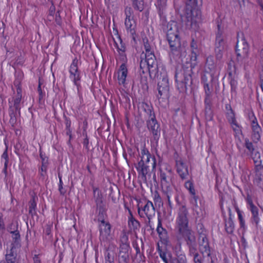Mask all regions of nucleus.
I'll return each instance as SVG.
<instances>
[{
	"mask_svg": "<svg viewBox=\"0 0 263 263\" xmlns=\"http://www.w3.org/2000/svg\"><path fill=\"white\" fill-rule=\"evenodd\" d=\"M151 164L153 168L156 165V159L155 156L147 155L145 160L141 159V160L136 164V169L138 172L139 177L143 181H146L149 179L151 174L149 173V167Z\"/></svg>",
	"mask_w": 263,
	"mask_h": 263,
	"instance_id": "4",
	"label": "nucleus"
},
{
	"mask_svg": "<svg viewBox=\"0 0 263 263\" xmlns=\"http://www.w3.org/2000/svg\"><path fill=\"white\" fill-rule=\"evenodd\" d=\"M166 0H157L156 6L158 9L159 15L160 18H163V11L165 8Z\"/></svg>",
	"mask_w": 263,
	"mask_h": 263,
	"instance_id": "28",
	"label": "nucleus"
},
{
	"mask_svg": "<svg viewBox=\"0 0 263 263\" xmlns=\"http://www.w3.org/2000/svg\"><path fill=\"white\" fill-rule=\"evenodd\" d=\"M158 94L157 96L159 100L167 99L170 97V89L161 87L157 86Z\"/></svg>",
	"mask_w": 263,
	"mask_h": 263,
	"instance_id": "23",
	"label": "nucleus"
},
{
	"mask_svg": "<svg viewBox=\"0 0 263 263\" xmlns=\"http://www.w3.org/2000/svg\"><path fill=\"white\" fill-rule=\"evenodd\" d=\"M203 87L205 92L204 100H212V92L213 91L212 84H205L203 85Z\"/></svg>",
	"mask_w": 263,
	"mask_h": 263,
	"instance_id": "27",
	"label": "nucleus"
},
{
	"mask_svg": "<svg viewBox=\"0 0 263 263\" xmlns=\"http://www.w3.org/2000/svg\"><path fill=\"white\" fill-rule=\"evenodd\" d=\"M255 179L256 181L263 180V165L255 167Z\"/></svg>",
	"mask_w": 263,
	"mask_h": 263,
	"instance_id": "34",
	"label": "nucleus"
},
{
	"mask_svg": "<svg viewBox=\"0 0 263 263\" xmlns=\"http://www.w3.org/2000/svg\"><path fill=\"white\" fill-rule=\"evenodd\" d=\"M157 86H161L170 89L168 79L166 73H164L163 76H161Z\"/></svg>",
	"mask_w": 263,
	"mask_h": 263,
	"instance_id": "26",
	"label": "nucleus"
},
{
	"mask_svg": "<svg viewBox=\"0 0 263 263\" xmlns=\"http://www.w3.org/2000/svg\"><path fill=\"white\" fill-rule=\"evenodd\" d=\"M199 250L203 254H206L210 256V249L208 239L204 234H201L199 237Z\"/></svg>",
	"mask_w": 263,
	"mask_h": 263,
	"instance_id": "11",
	"label": "nucleus"
},
{
	"mask_svg": "<svg viewBox=\"0 0 263 263\" xmlns=\"http://www.w3.org/2000/svg\"><path fill=\"white\" fill-rule=\"evenodd\" d=\"M246 201H247V204L249 206V209L256 206L253 203V201H252L251 196L249 194H248L247 196Z\"/></svg>",
	"mask_w": 263,
	"mask_h": 263,
	"instance_id": "58",
	"label": "nucleus"
},
{
	"mask_svg": "<svg viewBox=\"0 0 263 263\" xmlns=\"http://www.w3.org/2000/svg\"><path fill=\"white\" fill-rule=\"evenodd\" d=\"M154 201L155 203L162 204L161 198L157 192H155L154 194Z\"/></svg>",
	"mask_w": 263,
	"mask_h": 263,
	"instance_id": "53",
	"label": "nucleus"
},
{
	"mask_svg": "<svg viewBox=\"0 0 263 263\" xmlns=\"http://www.w3.org/2000/svg\"><path fill=\"white\" fill-rule=\"evenodd\" d=\"M138 212L140 216L144 217L146 216L149 220L155 215V209L152 202L145 200L144 202H139L137 205Z\"/></svg>",
	"mask_w": 263,
	"mask_h": 263,
	"instance_id": "8",
	"label": "nucleus"
},
{
	"mask_svg": "<svg viewBox=\"0 0 263 263\" xmlns=\"http://www.w3.org/2000/svg\"><path fill=\"white\" fill-rule=\"evenodd\" d=\"M228 210L230 213V217L225 220V230L228 233L232 234L234 231L235 224L231 217V211L230 208H229Z\"/></svg>",
	"mask_w": 263,
	"mask_h": 263,
	"instance_id": "21",
	"label": "nucleus"
},
{
	"mask_svg": "<svg viewBox=\"0 0 263 263\" xmlns=\"http://www.w3.org/2000/svg\"><path fill=\"white\" fill-rule=\"evenodd\" d=\"M170 263H187L186 257L184 254H181L176 257L171 258Z\"/></svg>",
	"mask_w": 263,
	"mask_h": 263,
	"instance_id": "33",
	"label": "nucleus"
},
{
	"mask_svg": "<svg viewBox=\"0 0 263 263\" xmlns=\"http://www.w3.org/2000/svg\"><path fill=\"white\" fill-rule=\"evenodd\" d=\"M157 232L158 233L160 239H165L166 235V232L162 227L161 222L160 220H158Z\"/></svg>",
	"mask_w": 263,
	"mask_h": 263,
	"instance_id": "35",
	"label": "nucleus"
},
{
	"mask_svg": "<svg viewBox=\"0 0 263 263\" xmlns=\"http://www.w3.org/2000/svg\"><path fill=\"white\" fill-rule=\"evenodd\" d=\"M128 223L130 226H132L134 229H138L140 225L139 221L134 219L133 217H131L129 219Z\"/></svg>",
	"mask_w": 263,
	"mask_h": 263,
	"instance_id": "45",
	"label": "nucleus"
},
{
	"mask_svg": "<svg viewBox=\"0 0 263 263\" xmlns=\"http://www.w3.org/2000/svg\"><path fill=\"white\" fill-rule=\"evenodd\" d=\"M132 6L136 10L142 11L144 9V3L143 0H131Z\"/></svg>",
	"mask_w": 263,
	"mask_h": 263,
	"instance_id": "31",
	"label": "nucleus"
},
{
	"mask_svg": "<svg viewBox=\"0 0 263 263\" xmlns=\"http://www.w3.org/2000/svg\"><path fill=\"white\" fill-rule=\"evenodd\" d=\"M70 77L73 79V82L79 89L80 84L79 82L81 80V71L78 68V60L74 58L69 68Z\"/></svg>",
	"mask_w": 263,
	"mask_h": 263,
	"instance_id": "10",
	"label": "nucleus"
},
{
	"mask_svg": "<svg viewBox=\"0 0 263 263\" xmlns=\"http://www.w3.org/2000/svg\"><path fill=\"white\" fill-rule=\"evenodd\" d=\"M205 66L210 70L211 72H215L216 64L213 56L210 55L206 58Z\"/></svg>",
	"mask_w": 263,
	"mask_h": 263,
	"instance_id": "24",
	"label": "nucleus"
},
{
	"mask_svg": "<svg viewBox=\"0 0 263 263\" xmlns=\"http://www.w3.org/2000/svg\"><path fill=\"white\" fill-rule=\"evenodd\" d=\"M160 178L161 181H166V174L165 172L160 171Z\"/></svg>",
	"mask_w": 263,
	"mask_h": 263,
	"instance_id": "64",
	"label": "nucleus"
},
{
	"mask_svg": "<svg viewBox=\"0 0 263 263\" xmlns=\"http://www.w3.org/2000/svg\"><path fill=\"white\" fill-rule=\"evenodd\" d=\"M187 214L188 211L186 207L184 206L180 207L176 219V224L179 234L182 237L192 234L191 230L188 228Z\"/></svg>",
	"mask_w": 263,
	"mask_h": 263,
	"instance_id": "5",
	"label": "nucleus"
},
{
	"mask_svg": "<svg viewBox=\"0 0 263 263\" xmlns=\"http://www.w3.org/2000/svg\"><path fill=\"white\" fill-rule=\"evenodd\" d=\"M177 171L181 179H186L189 175L188 168L186 165L182 160H176Z\"/></svg>",
	"mask_w": 263,
	"mask_h": 263,
	"instance_id": "16",
	"label": "nucleus"
},
{
	"mask_svg": "<svg viewBox=\"0 0 263 263\" xmlns=\"http://www.w3.org/2000/svg\"><path fill=\"white\" fill-rule=\"evenodd\" d=\"M146 123L147 129L152 134L154 141L158 143L161 135V127L156 116H153L152 118L147 119Z\"/></svg>",
	"mask_w": 263,
	"mask_h": 263,
	"instance_id": "9",
	"label": "nucleus"
},
{
	"mask_svg": "<svg viewBox=\"0 0 263 263\" xmlns=\"http://www.w3.org/2000/svg\"><path fill=\"white\" fill-rule=\"evenodd\" d=\"M217 32L216 34L215 47L220 48H225L226 47V42L223 36V29H221L220 25L218 22Z\"/></svg>",
	"mask_w": 263,
	"mask_h": 263,
	"instance_id": "15",
	"label": "nucleus"
},
{
	"mask_svg": "<svg viewBox=\"0 0 263 263\" xmlns=\"http://www.w3.org/2000/svg\"><path fill=\"white\" fill-rule=\"evenodd\" d=\"M2 158H4L5 160L4 165H6V166H7L9 162L7 146H6V149L2 156Z\"/></svg>",
	"mask_w": 263,
	"mask_h": 263,
	"instance_id": "51",
	"label": "nucleus"
},
{
	"mask_svg": "<svg viewBox=\"0 0 263 263\" xmlns=\"http://www.w3.org/2000/svg\"><path fill=\"white\" fill-rule=\"evenodd\" d=\"M127 74V68L126 65L123 63L120 66L118 71V79L120 84H124Z\"/></svg>",
	"mask_w": 263,
	"mask_h": 263,
	"instance_id": "19",
	"label": "nucleus"
},
{
	"mask_svg": "<svg viewBox=\"0 0 263 263\" xmlns=\"http://www.w3.org/2000/svg\"><path fill=\"white\" fill-rule=\"evenodd\" d=\"M55 22L59 26H61L62 24V20L61 16H60V11H57L55 13Z\"/></svg>",
	"mask_w": 263,
	"mask_h": 263,
	"instance_id": "56",
	"label": "nucleus"
},
{
	"mask_svg": "<svg viewBox=\"0 0 263 263\" xmlns=\"http://www.w3.org/2000/svg\"><path fill=\"white\" fill-rule=\"evenodd\" d=\"M118 38L120 42V46L119 47L117 44L115 42V44L117 46V48L118 51H121L123 52H124L126 50V47L125 46V44L123 43L122 40L121 39L120 36L118 35Z\"/></svg>",
	"mask_w": 263,
	"mask_h": 263,
	"instance_id": "48",
	"label": "nucleus"
},
{
	"mask_svg": "<svg viewBox=\"0 0 263 263\" xmlns=\"http://www.w3.org/2000/svg\"><path fill=\"white\" fill-rule=\"evenodd\" d=\"M241 37L239 39L240 34H237V41L235 46V52L237 61H242L247 58L249 55V46L244 37L242 32L240 33Z\"/></svg>",
	"mask_w": 263,
	"mask_h": 263,
	"instance_id": "6",
	"label": "nucleus"
},
{
	"mask_svg": "<svg viewBox=\"0 0 263 263\" xmlns=\"http://www.w3.org/2000/svg\"><path fill=\"white\" fill-rule=\"evenodd\" d=\"M145 60L144 61H148L150 60L151 59H156V57L154 53L153 52L151 51L149 53H146L145 54Z\"/></svg>",
	"mask_w": 263,
	"mask_h": 263,
	"instance_id": "59",
	"label": "nucleus"
},
{
	"mask_svg": "<svg viewBox=\"0 0 263 263\" xmlns=\"http://www.w3.org/2000/svg\"><path fill=\"white\" fill-rule=\"evenodd\" d=\"M233 63V62H232V63L230 62L228 64L229 76L230 77L234 76L236 72V67Z\"/></svg>",
	"mask_w": 263,
	"mask_h": 263,
	"instance_id": "40",
	"label": "nucleus"
},
{
	"mask_svg": "<svg viewBox=\"0 0 263 263\" xmlns=\"http://www.w3.org/2000/svg\"><path fill=\"white\" fill-rule=\"evenodd\" d=\"M204 116L206 121H211L213 119V111L212 109V100H204Z\"/></svg>",
	"mask_w": 263,
	"mask_h": 263,
	"instance_id": "18",
	"label": "nucleus"
},
{
	"mask_svg": "<svg viewBox=\"0 0 263 263\" xmlns=\"http://www.w3.org/2000/svg\"><path fill=\"white\" fill-rule=\"evenodd\" d=\"M141 108L145 112V116L147 119L152 118L153 116H156L153 106L145 102L141 103Z\"/></svg>",
	"mask_w": 263,
	"mask_h": 263,
	"instance_id": "20",
	"label": "nucleus"
},
{
	"mask_svg": "<svg viewBox=\"0 0 263 263\" xmlns=\"http://www.w3.org/2000/svg\"><path fill=\"white\" fill-rule=\"evenodd\" d=\"M158 251L159 255L160 257L162 258V259L163 260V261L165 263H170L167 260L166 253L162 252V250H160L159 248L158 249Z\"/></svg>",
	"mask_w": 263,
	"mask_h": 263,
	"instance_id": "57",
	"label": "nucleus"
},
{
	"mask_svg": "<svg viewBox=\"0 0 263 263\" xmlns=\"http://www.w3.org/2000/svg\"><path fill=\"white\" fill-rule=\"evenodd\" d=\"M99 239L101 243H108L112 239L111 234V226L110 223L104 219H99Z\"/></svg>",
	"mask_w": 263,
	"mask_h": 263,
	"instance_id": "7",
	"label": "nucleus"
},
{
	"mask_svg": "<svg viewBox=\"0 0 263 263\" xmlns=\"http://www.w3.org/2000/svg\"><path fill=\"white\" fill-rule=\"evenodd\" d=\"M55 8L54 6L51 7L49 10V14L48 16L49 20H51V18L53 17V13H54Z\"/></svg>",
	"mask_w": 263,
	"mask_h": 263,
	"instance_id": "62",
	"label": "nucleus"
},
{
	"mask_svg": "<svg viewBox=\"0 0 263 263\" xmlns=\"http://www.w3.org/2000/svg\"><path fill=\"white\" fill-rule=\"evenodd\" d=\"M185 187L189 191L190 193L193 196L192 203L194 205V209L196 211L198 215L200 214V211L197 210V197L196 196L195 190L194 189L193 182H185Z\"/></svg>",
	"mask_w": 263,
	"mask_h": 263,
	"instance_id": "17",
	"label": "nucleus"
},
{
	"mask_svg": "<svg viewBox=\"0 0 263 263\" xmlns=\"http://www.w3.org/2000/svg\"><path fill=\"white\" fill-rule=\"evenodd\" d=\"M230 78H231V80H230V85H231V90L232 91H234V90H235V89L236 88L237 82V81L235 80L234 76H232V77H230Z\"/></svg>",
	"mask_w": 263,
	"mask_h": 263,
	"instance_id": "52",
	"label": "nucleus"
},
{
	"mask_svg": "<svg viewBox=\"0 0 263 263\" xmlns=\"http://www.w3.org/2000/svg\"><path fill=\"white\" fill-rule=\"evenodd\" d=\"M201 5V0L199 4L198 0H186L185 2L186 24L190 29L195 31L199 28V23L201 20V12L199 9Z\"/></svg>",
	"mask_w": 263,
	"mask_h": 263,
	"instance_id": "2",
	"label": "nucleus"
},
{
	"mask_svg": "<svg viewBox=\"0 0 263 263\" xmlns=\"http://www.w3.org/2000/svg\"><path fill=\"white\" fill-rule=\"evenodd\" d=\"M6 260L7 263H16V256L12 252V249L7 252L6 255Z\"/></svg>",
	"mask_w": 263,
	"mask_h": 263,
	"instance_id": "37",
	"label": "nucleus"
},
{
	"mask_svg": "<svg viewBox=\"0 0 263 263\" xmlns=\"http://www.w3.org/2000/svg\"><path fill=\"white\" fill-rule=\"evenodd\" d=\"M143 42L146 53H149V52L152 51L151 46L149 43L148 39L147 37L143 38Z\"/></svg>",
	"mask_w": 263,
	"mask_h": 263,
	"instance_id": "46",
	"label": "nucleus"
},
{
	"mask_svg": "<svg viewBox=\"0 0 263 263\" xmlns=\"http://www.w3.org/2000/svg\"><path fill=\"white\" fill-rule=\"evenodd\" d=\"M225 48H220L215 47L214 50L215 57L217 60L220 61L223 57V53Z\"/></svg>",
	"mask_w": 263,
	"mask_h": 263,
	"instance_id": "39",
	"label": "nucleus"
},
{
	"mask_svg": "<svg viewBox=\"0 0 263 263\" xmlns=\"http://www.w3.org/2000/svg\"><path fill=\"white\" fill-rule=\"evenodd\" d=\"M17 112H18V110H16L14 106L10 105L9 108V116H16Z\"/></svg>",
	"mask_w": 263,
	"mask_h": 263,
	"instance_id": "55",
	"label": "nucleus"
},
{
	"mask_svg": "<svg viewBox=\"0 0 263 263\" xmlns=\"http://www.w3.org/2000/svg\"><path fill=\"white\" fill-rule=\"evenodd\" d=\"M129 245L127 243H122L120 247L119 260L120 263L126 262L129 257Z\"/></svg>",
	"mask_w": 263,
	"mask_h": 263,
	"instance_id": "13",
	"label": "nucleus"
},
{
	"mask_svg": "<svg viewBox=\"0 0 263 263\" xmlns=\"http://www.w3.org/2000/svg\"><path fill=\"white\" fill-rule=\"evenodd\" d=\"M253 134H252V138L254 141H256L257 142L259 140L260 138V132L261 130V127L259 125L253 126L252 127Z\"/></svg>",
	"mask_w": 263,
	"mask_h": 263,
	"instance_id": "30",
	"label": "nucleus"
},
{
	"mask_svg": "<svg viewBox=\"0 0 263 263\" xmlns=\"http://www.w3.org/2000/svg\"><path fill=\"white\" fill-rule=\"evenodd\" d=\"M245 145L247 149L248 150L249 154H252L255 151L254 146L251 142L247 138L245 140Z\"/></svg>",
	"mask_w": 263,
	"mask_h": 263,
	"instance_id": "38",
	"label": "nucleus"
},
{
	"mask_svg": "<svg viewBox=\"0 0 263 263\" xmlns=\"http://www.w3.org/2000/svg\"><path fill=\"white\" fill-rule=\"evenodd\" d=\"M85 137V138L84 139L83 144L84 146L85 147V148L89 151V148L88 147V144H89V139L87 136V134H86V136H84Z\"/></svg>",
	"mask_w": 263,
	"mask_h": 263,
	"instance_id": "60",
	"label": "nucleus"
},
{
	"mask_svg": "<svg viewBox=\"0 0 263 263\" xmlns=\"http://www.w3.org/2000/svg\"><path fill=\"white\" fill-rule=\"evenodd\" d=\"M22 99V96H16L15 98L14 99V104L13 106L16 110H18V114H20V109H21V101Z\"/></svg>",
	"mask_w": 263,
	"mask_h": 263,
	"instance_id": "43",
	"label": "nucleus"
},
{
	"mask_svg": "<svg viewBox=\"0 0 263 263\" xmlns=\"http://www.w3.org/2000/svg\"><path fill=\"white\" fill-rule=\"evenodd\" d=\"M166 28V38L171 52L174 55L181 57L182 53L185 51V48L184 44L182 45L181 43L177 23L175 21L168 22Z\"/></svg>",
	"mask_w": 263,
	"mask_h": 263,
	"instance_id": "3",
	"label": "nucleus"
},
{
	"mask_svg": "<svg viewBox=\"0 0 263 263\" xmlns=\"http://www.w3.org/2000/svg\"><path fill=\"white\" fill-rule=\"evenodd\" d=\"M199 52L192 51L190 61L182 64L180 69H177L175 72V81L177 87L180 92H191L192 90L193 73V69L196 64V60Z\"/></svg>",
	"mask_w": 263,
	"mask_h": 263,
	"instance_id": "1",
	"label": "nucleus"
},
{
	"mask_svg": "<svg viewBox=\"0 0 263 263\" xmlns=\"http://www.w3.org/2000/svg\"><path fill=\"white\" fill-rule=\"evenodd\" d=\"M236 212L238 214V220L240 223V227L242 228H245V221L243 218L242 212L238 208H236Z\"/></svg>",
	"mask_w": 263,
	"mask_h": 263,
	"instance_id": "42",
	"label": "nucleus"
},
{
	"mask_svg": "<svg viewBox=\"0 0 263 263\" xmlns=\"http://www.w3.org/2000/svg\"><path fill=\"white\" fill-rule=\"evenodd\" d=\"M215 73H212L210 71H205L201 76V82L204 84H212L213 80V75Z\"/></svg>",
	"mask_w": 263,
	"mask_h": 263,
	"instance_id": "25",
	"label": "nucleus"
},
{
	"mask_svg": "<svg viewBox=\"0 0 263 263\" xmlns=\"http://www.w3.org/2000/svg\"><path fill=\"white\" fill-rule=\"evenodd\" d=\"M230 108V112H228V114L229 115V120L231 122V123L235 125L237 127H238V124H237L235 118V115L233 110H232L231 106H229Z\"/></svg>",
	"mask_w": 263,
	"mask_h": 263,
	"instance_id": "41",
	"label": "nucleus"
},
{
	"mask_svg": "<svg viewBox=\"0 0 263 263\" xmlns=\"http://www.w3.org/2000/svg\"><path fill=\"white\" fill-rule=\"evenodd\" d=\"M142 147V148L141 149L140 157H141V159H144V156H145L146 157L147 155L149 156L151 154L149 153L148 149L145 147V144H144Z\"/></svg>",
	"mask_w": 263,
	"mask_h": 263,
	"instance_id": "50",
	"label": "nucleus"
},
{
	"mask_svg": "<svg viewBox=\"0 0 263 263\" xmlns=\"http://www.w3.org/2000/svg\"><path fill=\"white\" fill-rule=\"evenodd\" d=\"M145 61L147 64V68L148 70L150 76L153 72H158V68L156 58Z\"/></svg>",
	"mask_w": 263,
	"mask_h": 263,
	"instance_id": "22",
	"label": "nucleus"
},
{
	"mask_svg": "<svg viewBox=\"0 0 263 263\" xmlns=\"http://www.w3.org/2000/svg\"><path fill=\"white\" fill-rule=\"evenodd\" d=\"M37 91L39 92V101H41V100L43 98V97L45 96V93L42 91V90L41 89V83L40 79H39V85L37 87Z\"/></svg>",
	"mask_w": 263,
	"mask_h": 263,
	"instance_id": "54",
	"label": "nucleus"
},
{
	"mask_svg": "<svg viewBox=\"0 0 263 263\" xmlns=\"http://www.w3.org/2000/svg\"><path fill=\"white\" fill-rule=\"evenodd\" d=\"M64 119H65V124L66 125V128H71V120L70 119L66 116H64Z\"/></svg>",
	"mask_w": 263,
	"mask_h": 263,
	"instance_id": "61",
	"label": "nucleus"
},
{
	"mask_svg": "<svg viewBox=\"0 0 263 263\" xmlns=\"http://www.w3.org/2000/svg\"><path fill=\"white\" fill-rule=\"evenodd\" d=\"M249 210L252 213V219L257 226L260 220V218L258 216V209L257 207L255 206L252 208H250Z\"/></svg>",
	"mask_w": 263,
	"mask_h": 263,
	"instance_id": "32",
	"label": "nucleus"
},
{
	"mask_svg": "<svg viewBox=\"0 0 263 263\" xmlns=\"http://www.w3.org/2000/svg\"><path fill=\"white\" fill-rule=\"evenodd\" d=\"M190 47L191 48L192 51L199 52L197 42L194 38H193L192 40Z\"/></svg>",
	"mask_w": 263,
	"mask_h": 263,
	"instance_id": "49",
	"label": "nucleus"
},
{
	"mask_svg": "<svg viewBox=\"0 0 263 263\" xmlns=\"http://www.w3.org/2000/svg\"><path fill=\"white\" fill-rule=\"evenodd\" d=\"M253 159L255 166H258L263 165L262 164V160L260 159V155L259 152H255L254 154H251Z\"/></svg>",
	"mask_w": 263,
	"mask_h": 263,
	"instance_id": "36",
	"label": "nucleus"
},
{
	"mask_svg": "<svg viewBox=\"0 0 263 263\" xmlns=\"http://www.w3.org/2000/svg\"><path fill=\"white\" fill-rule=\"evenodd\" d=\"M185 240L189 248V255L192 256L193 258H195L196 256L197 257H199L200 255L198 253L196 250L195 241V238L193 235L191 234L189 236L183 237Z\"/></svg>",
	"mask_w": 263,
	"mask_h": 263,
	"instance_id": "12",
	"label": "nucleus"
},
{
	"mask_svg": "<svg viewBox=\"0 0 263 263\" xmlns=\"http://www.w3.org/2000/svg\"><path fill=\"white\" fill-rule=\"evenodd\" d=\"M69 188V187L67 185L63 184V182H60L59 185V190L61 194L64 195V194L66 192Z\"/></svg>",
	"mask_w": 263,
	"mask_h": 263,
	"instance_id": "47",
	"label": "nucleus"
},
{
	"mask_svg": "<svg viewBox=\"0 0 263 263\" xmlns=\"http://www.w3.org/2000/svg\"><path fill=\"white\" fill-rule=\"evenodd\" d=\"M125 13L126 15V18L125 20V25L126 26V29L128 31L130 32L131 29H135L136 25L134 24H135V22L133 20V19H131L130 16L133 13V10L131 7H126L125 8Z\"/></svg>",
	"mask_w": 263,
	"mask_h": 263,
	"instance_id": "14",
	"label": "nucleus"
},
{
	"mask_svg": "<svg viewBox=\"0 0 263 263\" xmlns=\"http://www.w3.org/2000/svg\"><path fill=\"white\" fill-rule=\"evenodd\" d=\"M235 202L233 199L229 197L228 196H224L222 198L221 208L226 206V207H230L231 206H234Z\"/></svg>",
	"mask_w": 263,
	"mask_h": 263,
	"instance_id": "29",
	"label": "nucleus"
},
{
	"mask_svg": "<svg viewBox=\"0 0 263 263\" xmlns=\"http://www.w3.org/2000/svg\"><path fill=\"white\" fill-rule=\"evenodd\" d=\"M140 83L142 85V87L144 89H148V82H147V77L146 76H140Z\"/></svg>",
	"mask_w": 263,
	"mask_h": 263,
	"instance_id": "44",
	"label": "nucleus"
},
{
	"mask_svg": "<svg viewBox=\"0 0 263 263\" xmlns=\"http://www.w3.org/2000/svg\"><path fill=\"white\" fill-rule=\"evenodd\" d=\"M83 132H82V135L83 136H86V134H87V132H86V129H87V122L85 120L84 122H83Z\"/></svg>",
	"mask_w": 263,
	"mask_h": 263,
	"instance_id": "63",
	"label": "nucleus"
}]
</instances>
